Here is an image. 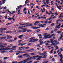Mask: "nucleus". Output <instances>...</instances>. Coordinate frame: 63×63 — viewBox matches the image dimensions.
<instances>
[{
    "label": "nucleus",
    "mask_w": 63,
    "mask_h": 63,
    "mask_svg": "<svg viewBox=\"0 0 63 63\" xmlns=\"http://www.w3.org/2000/svg\"><path fill=\"white\" fill-rule=\"evenodd\" d=\"M31 57L30 58H27L25 60L23 61H21L18 63H26V62H28V60H29L30 59H33V58H34V57Z\"/></svg>",
    "instance_id": "1"
},
{
    "label": "nucleus",
    "mask_w": 63,
    "mask_h": 63,
    "mask_svg": "<svg viewBox=\"0 0 63 63\" xmlns=\"http://www.w3.org/2000/svg\"><path fill=\"white\" fill-rule=\"evenodd\" d=\"M47 33H44V36H45L43 38V39H47L48 38V35H47Z\"/></svg>",
    "instance_id": "2"
},
{
    "label": "nucleus",
    "mask_w": 63,
    "mask_h": 63,
    "mask_svg": "<svg viewBox=\"0 0 63 63\" xmlns=\"http://www.w3.org/2000/svg\"><path fill=\"white\" fill-rule=\"evenodd\" d=\"M46 24H40L39 25V26H40V27H45Z\"/></svg>",
    "instance_id": "3"
},
{
    "label": "nucleus",
    "mask_w": 63,
    "mask_h": 63,
    "mask_svg": "<svg viewBox=\"0 0 63 63\" xmlns=\"http://www.w3.org/2000/svg\"><path fill=\"white\" fill-rule=\"evenodd\" d=\"M3 50L4 51H5V50H10V49H11L8 47L4 48H3Z\"/></svg>",
    "instance_id": "4"
},
{
    "label": "nucleus",
    "mask_w": 63,
    "mask_h": 63,
    "mask_svg": "<svg viewBox=\"0 0 63 63\" xmlns=\"http://www.w3.org/2000/svg\"><path fill=\"white\" fill-rule=\"evenodd\" d=\"M33 41L32 42H33L34 43V42H36L37 41H38V39H33Z\"/></svg>",
    "instance_id": "5"
},
{
    "label": "nucleus",
    "mask_w": 63,
    "mask_h": 63,
    "mask_svg": "<svg viewBox=\"0 0 63 63\" xmlns=\"http://www.w3.org/2000/svg\"><path fill=\"white\" fill-rule=\"evenodd\" d=\"M22 56H23V55H20V56H18L17 57V58L19 59H20V58H23V57H22Z\"/></svg>",
    "instance_id": "6"
},
{
    "label": "nucleus",
    "mask_w": 63,
    "mask_h": 63,
    "mask_svg": "<svg viewBox=\"0 0 63 63\" xmlns=\"http://www.w3.org/2000/svg\"><path fill=\"white\" fill-rule=\"evenodd\" d=\"M54 35H55V34H51L50 36L48 37V38H51L52 37H53V36H54Z\"/></svg>",
    "instance_id": "7"
},
{
    "label": "nucleus",
    "mask_w": 63,
    "mask_h": 63,
    "mask_svg": "<svg viewBox=\"0 0 63 63\" xmlns=\"http://www.w3.org/2000/svg\"><path fill=\"white\" fill-rule=\"evenodd\" d=\"M42 58V57L40 56L39 58L36 59V60L38 61L40 60H41V58Z\"/></svg>",
    "instance_id": "8"
},
{
    "label": "nucleus",
    "mask_w": 63,
    "mask_h": 63,
    "mask_svg": "<svg viewBox=\"0 0 63 63\" xmlns=\"http://www.w3.org/2000/svg\"><path fill=\"white\" fill-rule=\"evenodd\" d=\"M41 56H40L39 55L37 56H33V57H40Z\"/></svg>",
    "instance_id": "9"
},
{
    "label": "nucleus",
    "mask_w": 63,
    "mask_h": 63,
    "mask_svg": "<svg viewBox=\"0 0 63 63\" xmlns=\"http://www.w3.org/2000/svg\"><path fill=\"white\" fill-rule=\"evenodd\" d=\"M27 32V33H28V32H32V31L31 30H28L27 31H26Z\"/></svg>",
    "instance_id": "10"
},
{
    "label": "nucleus",
    "mask_w": 63,
    "mask_h": 63,
    "mask_svg": "<svg viewBox=\"0 0 63 63\" xmlns=\"http://www.w3.org/2000/svg\"><path fill=\"white\" fill-rule=\"evenodd\" d=\"M32 28H33V29H38L39 28L38 27H32Z\"/></svg>",
    "instance_id": "11"
},
{
    "label": "nucleus",
    "mask_w": 63,
    "mask_h": 63,
    "mask_svg": "<svg viewBox=\"0 0 63 63\" xmlns=\"http://www.w3.org/2000/svg\"><path fill=\"white\" fill-rule=\"evenodd\" d=\"M11 32L12 33H13V32H11L10 31H9L6 32V33H11Z\"/></svg>",
    "instance_id": "12"
},
{
    "label": "nucleus",
    "mask_w": 63,
    "mask_h": 63,
    "mask_svg": "<svg viewBox=\"0 0 63 63\" xmlns=\"http://www.w3.org/2000/svg\"><path fill=\"white\" fill-rule=\"evenodd\" d=\"M12 38V36H8L7 37V39H9H9H10V38Z\"/></svg>",
    "instance_id": "13"
},
{
    "label": "nucleus",
    "mask_w": 63,
    "mask_h": 63,
    "mask_svg": "<svg viewBox=\"0 0 63 63\" xmlns=\"http://www.w3.org/2000/svg\"><path fill=\"white\" fill-rule=\"evenodd\" d=\"M57 33H58V34H61V33H62V32H61V31H57Z\"/></svg>",
    "instance_id": "14"
},
{
    "label": "nucleus",
    "mask_w": 63,
    "mask_h": 63,
    "mask_svg": "<svg viewBox=\"0 0 63 63\" xmlns=\"http://www.w3.org/2000/svg\"><path fill=\"white\" fill-rule=\"evenodd\" d=\"M40 31H41V30H37L36 31V32L37 33H39Z\"/></svg>",
    "instance_id": "15"
},
{
    "label": "nucleus",
    "mask_w": 63,
    "mask_h": 63,
    "mask_svg": "<svg viewBox=\"0 0 63 63\" xmlns=\"http://www.w3.org/2000/svg\"><path fill=\"white\" fill-rule=\"evenodd\" d=\"M61 19H62V18H60V19H58V20H57L56 21V22H58L59 21H61V20H60Z\"/></svg>",
    "instance_id": "16"
},
{
    "label": "nucleus",
    "mask_w": 63,
    "mask_h": 63,
    "mask_svg": "<svg viewBox=\"0 0 63 63\" xmlns=\"http://www.w3.org/2000/svg\"><path fill=\"white\" fill-rule=\"evenodd\" d=\"M60 27H60L58 26H56V28H58V29H59Z\"/></svg>",
    "instance_id": "17"
},
{
    "label": "nucleus",
    "mask_w": 63,
    "mask_h": 63,
    "mask_svg": "<svg viewBox=\"0 0 63 63\" xmlns=\"http://www.w3.org/2000/svg\"><path fill=\"white\" fill-rule=\"evenodd\" d=\"M0 47L1 48H3L5 47V46H4L2 45L0 46Z\"/></svg>",
    "instance_id": "18"
},
{
    "label": "nucleus",
    "mask_w": 63,
    "mask_h": 63,
    "mask_svg": "<svg viewBox=\"0 0 63 63\" xmlns=\"http://www.w3.org/2000/svg\"><path fill=\"white\" fill-rule=\"evenodd\" d=\"M30 55L29 54H28V53H26V55L25 56V57H28V56H29Z\"/></svg>",
    "instance_id": "19"
},
{
    "label": "nucleus",
    "mask_w": 63,
    "mask_h": 63,
    "mask_svg": "<svg viewBox=\"0 0 63 63\" xmlns=\"http://www.w3.org/2000/svg\"><path fill=\"white\" fill-rule=\"evenodd\" d=\"M45 45H46V46H49L50 45V44H48L47 43H46L45 44Z\"/></svg>",
    "instance_id": "20"
},
{
    "label": "nucleus",
    "mask_w": 63,
    "mask_h": 63,
    "mask_svg": "<svg viewBox=\"0 0 63 63\" xmlns=\"http://www.w3.org/2000/svg\"><path fill=\"white\" fill-rule=\"evenodd\" d=\"M62 40V38H58V40L59 41H61Z\"/></svg>",
    "instance_id": "21"
},
{
    "label": "nucleus",
    "mask_w": 63,
    "mask_h": 63,
    "mask_svg": "<svg viewBox=\"0 0 63 63\" xmlns=\"http://www.w3.org/2000/svg\"><path fill=\"white\" fill-rule=\"evenodd\" d=\"M14 40H9L8 41V42H10L11 43V42H14Z\"/></svg>",
    "instance_id": "22"
},
{
    "label": "nucleus",
    "mask_w": 63,
    "mask_h": 63,
    "mask_svg": "<svg viewBox=\"0 0 63 63\" xmlns=\"http://www.w3.org/2000/svg\"><path fill=\"white\" fill-rule=\"evenodd\" d=\"M60 61H61V63H63V60H62V58H61L60 60Z\"/></svg>",
    "instance_id": "23"
},
{
    "label": "nucleus",
    "mask_w": 63,
    "mask_h": 63,
    "mask_svg": "<svg viewBox=\"0 0 63 63\" xmlns=\"http://www.w3.org/2000/svg\"><path fill=\"white\" fill-rule=\"evenodd\" d=\"M22 7V5H20V6H19V7L18 6H17V8H18V9H19V8H21V7Z\"/></svg>",
    "instance_id": "24"
},
{
    "label": "nucleus",
    "mask_w": 63,
    "mask_h": 63,
    "mask_svg": "<svg viewBox=\"0 0 63 63\" xmlns=\"http://www.w3.org/2000/svg\"><path fill=\"white\" fill-rule=\"evenodd\" d=\"M26 24H27V25H26L27 26H27H29L30 25L28 24V23H26Z\"/></svg>",
    "instance_id": "25"
},
{
    "label": "nucleus",
    "mask_w": 63,
    "mask_h": 63,
    "mask_svg": "<svg viewBox=\"0 0 63 63\" xmlns=\"http://www.w3.org/2000/svg\"><path fill=\"white\" fill-rule=\"evenodd\" d=\"M8 59V58L7 57H4L3 58L4 60H6V59Z\"/></svg>",
    "instance_id": "26"
},
{
    "label": "nucleus",
    "mask_w": 63,
    "mask_h": 63,
    "mask_svg": "<svg viewBox=\"0 0 63 63\" xmlns=\"http://www.w3.org/2000/svg\"><path fill=\"white\" fill-rule=\"evenodd\" d=\"M60 57H61V59L63 58V56H62V54H61V55L60 56Z\"/></svg>",
    "instance_id": "27"
},
{
    "label": "nucleus",
    "mask_w": 63,
    "mask_h": 63,
    "mask_svg": "<svg viewBox=\"0 0 63 63\" xmlns=\"http://www.w3.org/2000/svg\"><path fill=\"white\" fill-rule=\"evenodd\" d=\"M43 42V41H42L40 42V45H42L43 44H44Z\"/></svg>",
    "instance_id": "28"
},
{
    "label": "nucleus",
    "mask_w": 63,
    "mask_h": 63,
    "mask_svg": "<svg viewBox=\"0 0 63 63\" xmlns=\"http://www.w3.org/2000/svg\"><path fill=\"white\" fill-rule=\"evenodd\" d=\"M0 33H5V31L2 30V31L0 32Z\"/></svg>",
    "instance_id": "29"
},
{
    "label": "nucleus",
    "mask_w": 63,
    "mask_h": 63,
    "mask_svg": "<svg viewBox=\"0 0 63 63\" xmlns=\"http://www.w3.org/2000/svg\"><path fill=\"white\" fill-rule=\"evenodd\" d=\"M18 52H19V53H23V52H22V51L20 52V51H18Z\"/></svg>",
    "instance_id": "30"
},
{
    "label": "nucleus",
    "mask_w": 63,
    "mask_h": 63,
    "mask_svg": "<svg viewBox=\"0 0 63 63\" xmlns=\"http://www.w3.org/2000/svg\"><path fill=\"white\" fill-rule=\"evenodd\" d=\"M30 54H31V55H35V53H31Z\"/></svg>",
    "instance_id": "31"
},
{
    "label": "nucleus",
    "mask_w": 63,
    "mask_h": 63,
    "mask_svg": "<svg viewBox=\"0 0 63 63\" xmlns=\"http://www.w3.org/2000/svg\"><path fill=\"white\" fill-rule=\"evenodd\" d=\"M48 61H47V62L45 61L43 62V63H48Z\"/></svg>",
    "instance_id": "32"
},
{
    "label": "nucleus",
    "mask_w": 63,
    "mask_h": 63,
    "mask_svg": "<svg viewBox=\"0 0 63 63\" xmlns=\"http://www.w3.org/2000/svg\"><path fill=\"white\" fill-rule=\"evenodd\" d=\"M58 30H57V29H55L54 30V31H55V32H56V31H57Z\"/></svg>",
    "instance_id": "33"
},
{
    "label": "nucleus",
    "mask_w": 63,
    "mask_h": 63,
    "mask_svg": "<svg viewBox=\"0 0 63 63\" xmlns=\"http://www.w3.org/2000/svg\"><path fill=\"white\" fill-rule=\"evenodd\" d=\"M7 30V29H6V28H2V30Z\"/></svg>",
    "instance_id": "34"
},
{
    "label": "nucleus",
    "mask_w": 63,
    "mask_h": 63,
    "mask_svg": "<svg viewBox=\"0 0 63 63\" xmlns=\"http://www.w3.org/2000/svg\"><path fill=\"white\" fill-rule=\"evenodd\" d=\"M38 36L39 37H40L42 36V35H41V34H38Z\"/></svg>",
    "instance_id": "35"
},
{
    "label": "nucleus",
    "mask_w": 63,
    "mask_h": 63,
    "mask_svg": "<svg viewBox=\"0 0 63 63\" xmlns=\"http://www.w3.org/2000/svg\"><path fill=\"white\" fill-rule=\"evenodd\" d=\"M49 30V28H48L47 27L45 30H47H47Z\"/></svg>",
    "instance_id": "36"
},
{
    "label": "nucleus",
    "mask_w": 63,
    "mask_h": 63,
    "mask_svg": "<svg viewBox=\"0 0 63 63\" xmlns=\"http://www.w3.org/2000/svg\"><path fill=\"white\" fill-rule=\"evenodd\" d=\"M47 52H44V54H45V55H46V54H47Z\"/></svg>",
    "instance_id": "37"
},
{
    "label": "nucleus",
    "mask_w": 63,
    "mask_h": 63,
    "mask_svg": "<svg viewBox=\"0 0 63 63\" xmlns=\"http://www.w3.org/2000/svg\"><path fill=\"white\" fill-rule=\"evenodd\" d=\"M17 39V38H15L14 40H13V41H16V39Z\"/></svg>",
    "instance_id": "38"
},
{
    "label": "nucleus",
    "mask_w": 63,
    "mask_h": 63,
    "mask_svg": "<svg viewBox=\"0 0 63 63\" xmlns=\"http://www.w3.org/2000/svg\"><path fill=\"white\" fill-rule=\"evenodd\" d=\"M17 63V62L16 61H15L14 62H12V63Z\"/></svg>",
    "instance_id": "39"
},
{
    "label": "nucleus",
    "mask_w": 63,
    "mask_h": 63,
    "mask_svg": "<svg viewBox=\"0 0 63 63\" xmlns=\"http://www.w3.org/2000/svg\"><path fill=\"white\" fill-rule=\"evenodd\" d=\"M60 50L61 51V52L62 51V48H61L60 49Z\"/></svg>",
    "instance_id": "40"
},
{
    "label": "nucleus",
    "mask_w": 63,
    "mask_h": 63,
    "mask_svg": "<svg viewBox=\"0 0 63 63\" xmlns=\"http://www.w3.org/2000/svg\"><path fill=\"white\" fill-rule=\"evenodd\" d=\"M54 23H53L51 24V25L52 26H54Z\"/></svg>",
    "instance_id": "41"
},
{
    "label": "nucleus",
    "mask_w": 63,
    "mask_h": 63,
    "mask_svg": "<svg viewBox=\"0 0 63 63\" xmlns=\"http://www.w3.org/2000/svg\"><path fill=\"white\" fill-rule=\"evenodd\" d=\"M39 22H40L39 21H36L35 22L36 23H37V24H38V23H39Z\"/></svg>",
    "instance_id": "42"
},
{
    "label": "nucleus",
    "mask_w": 63,
    "mask_h": 63,
    "mask_svg": "<svg viewBox=\"0 0 63 63\" xmlns=\"http://www.w3.org/2000/svg\"><path fill=\"white\" fill-rule=\"evenodd\" d=\"M46 42L47 43H50V41H47Z\"/></svg>",
    "instance_id": "43"
},
{
    "label": "nucleus",
    "mask_w": 63,
    "mask_h": 63,
    "mask_svg": "<svg viewBox=\"0 0 63 63\" xmlns=\"http://www.w3.org/2000/svg\"><path fill=\"white\" fill-rule=\"evenodd\" d=\"M52 45H56V43H52Z\"/></svg>",
    "instance_id": "44"
},
{
    "label": "nucleus",
    "mask_w": 63,
    "mask_h": 63,
    "mask_svg": "<svg viewBox=\"0 0 63 63\" xmlns=\"http://www.w3.org/2000/svg\"><path fill=\"white\" fill-rule=\"evenodd\" d=\"M22 30H27V29L25 28V29H22Z\"/></svg>",
    "instance_id": "45"
},
{
    "label": "nucleus",
    "mask_w": 63,
    "mask_h": 63,
    "mask_svg": "<svg viewBox=\"0 0 63 63\" xmlns=\"http://www.w3.org/2000/svg\"><path fill=\"white\" fill-rule=\"evenodd\" d=\"M56 6H57V8H58L59 9H60V8H59V6H58V5H57Z\"/></svg>",
    "instance_id": "46"
},
{
    "label": "nucleus",
    "mask_w": 63,
    "mask_h": 63,
    "mask_svg": "<svg viewBox=\"0 0 63 63\" xmlns=\"http://www.w3.org/2000/svg\"><path fill=\"white\" fill-rule=\"evenodd\" d=\"M27 10V9L26 8H25L23 10V12H24V11H25L26 10Z\"/></svg>",
    "instance_id": "47"
},
{
    "label": "nucleus",
    "mask_w": 63,
    "mask_h": 63,
    "mask_svg": "<svg viewBox=\"0 0 63 63\" xmlns=\"http://www.w3.org/2000/svg\"><path fill=\"white\" fill-rule=\"evenodd\" d=\"M43 55H44V58H46V56H47V55H44L43 54Z\"/></svg>",
    "instance_id": "48"
},
{
    "label": "nucleus",
    "mask_w": 63,
    "mask_h": 63,
    "mask_svg": "<svg viewBox=\"0 0 63 63\" xmlns=\"http://www.w3.org/2000/svg\"><path fill=\"white\" fill-rule=\"evenodd\" d=\"M36 46L37 47H39V46H40V44H38L37 45H36Z\"/></svg>",
    "instance_id": "49"
},
{
    "label": "nucleus",
    "mask_w": 63,
    "mask_h": 63,
    "mask_svg": "<svg viewBox=\"0 0 63 63\" xmlns=\"http://www.w3.org/2000/svg\"><path fill=\"white\" fill-rule=\"evenodd\" d=\"M8 19L9 20H11L12 19V18H11L9 17L8 18Z\"/></svg>",
    "instance_id": "50"
},
{
    "label": "nucleus",
    "mask_w": 63,
    "mask_h": 63,
    "mask_svg": "<svg viewBox=\"0 0 63 63\" xmlns=\"http://www.w3.org/2000/svg\"><path fill=\"white\" fill-rule=\"evenodd\" d=\"M53 51V49H52V50H51L50 52V53H52V51Z\"/></svg>",
    "instance_id": "51"
},
{
    "label": "nucleus",
    "mask_w": 63,
    "mask_h": 63,
    "mask_svg": "<svg viewBox=\"0 0 63 63\" xmlns=\"http://www.w3.org/2000/svg\"><path fill=\"white\" fill-rule=\"evenodd\" d=\"M48 22V21H46L44 22V23H47Z\"/></svg>",
    "instance_id": "52"
},
{
    "label": "nucleus",
    "mask_w": 63,
    "mask_h": 63,
    "mask_svg": "<svg viewBox=\"0 0 63 63\" xmlns=\"http://www.w3.org/2000/svg\"><path fill=\"white\" fill-rule=\"evenodd\" d=\"M22 32H26V30H25L24 31H22Z\"/></svg>",
    "instance_id": "53"
},
{
    "label": "nucleus",
    "mask_w": 63,
    "mask_h": 63,
    "mask_svg": "<svg viewBox=\"0 0 63 63\" xmlns=\"http://www.w3.org/2000/svg\"><path fill=\"white\" fill-rule=\"evenodd\" d=\"M16 46H14L12 47V48H16Z\"/></svg>",
    "instance_id": "54"
},
{
    "label": "nucleus",
    "mask_w": 63,
    "mask_h": 63,
    "mask_svg": "<svg viewBox=\"0 0 63 63\" xmlns=\"http://www.w3.org/2000/svg\"><path fill=\"white\" fill-rule=\"evenodd\" d=\"M51 21H52V20L51 21H49L48 22V23H51Z\"/></svg>",
    "instance_id": "55"
},
{
    "label": "nucleus",
    "mask_w": 63,
    "mask_h": 63,
    "mask_svg": "<svg viewBox=\"0 0 63 63\" xmlns=\"http://www.w3.org/2000/svg\"><path fill=\"white\" fill-rule=\"evenodd\" d=\"M19 37L18 38H19V39H22V38H21V36H19Z\"/></svg>",
    "instance_id": "56"
},
{
    "label": "nucleus",
    "mask_w": 63,
    "mask_h": 63,
    "mask_svg": "<svg viewBox=\"0 0 63 63\" xmlns=\"http://www.w3.org/2000/svg\"><path fill=\"white\" fill-rule=\"evenodd\" d=\"M13 51L12 50H10L9 51V52L11 53V52H13Z\"/></svg>",
    "instance_id": "57"
},
{
    "label": "nucleus",
    "mask_w": 63,
    "mask_h": 63,
    "mask_svg": "<svg viewBox=\"0 0 63 63\" xmlns=\"http://www.w3.org/2000/svg\"><path fill=\"white\" fill-rule=\"evenodd\" d=\"M62 37H63V35H61V37L60 38H61L62 39Z\"/></svg>",
    "instance_id": "58"
},
{
    "label": "nucleus",
    "mask_w": 63,
    "mask_h": 63,
    "mask_svg": "<svg viewBox=\"0 0 63 63\" xmlns=\"http://www.w3.org/2000/svg\"><path fill=\"white\" fill-rule=\"evenodd\" d=\"M61 6H60L59 7V8H60L59 10H61Z\"/></svg>",
    "instance_id": "59"
},
{
    "label": "nucleus",
    "mask_w": 63,
    "mask_h": 63,
    "mask_svg": "<svg viewBox=\"0 0 63 63\" xmlns=\"http://www.w3.org/2000/svg\"><path fill=\"white\" fill-rule=\"evenodd\" d=\"M0 44L1 45H3V44H4L3 43H0Z\"/></svg>",
    "instance_id": "60"
},
{
    "label": "nucleus",
    "mask_w": 63,
    "mask_h": 63,
    "mask_svg": "<svg viewBox=\"0 0 63 63\" xmlns=\"http://www.w3.org/2000/svg\"><path fill=\"white\" fill-rule=\"evenodd\" d=\"M5 19H7V16H5Z\"/></svg>",
    "instance_id": "61"
},
{
    "label": "nucleus",
    "mask_w": 63,
    "mask_h": 63,
    "mask_svg": "<svg viewBox=\"0 0 63 63\" xmlns=\"http://www.w3.org/2000/svg\"><path fill=\"white\" fill-rule=\"evenodd\" d=\"M34 25H37L38 24L35 23L34 24Z\"/></svg>",
    "instance_id": "62"
},
{
    "label": "nucleus",
    "mask_w": 63,
    "mask_h": 63,
    "mask_svg": "<svg viewBox=\"0 0 63 63\" xmlns=\"http://www.w3.org/2000/svg\"><path fill=\"white\" fill-rule=\"evenodd\" d=\"M54 43H57V40H54Z\"/></svg>",
    "instance_id": "63"
},
{
    "label": "nucleus",
    "mask_w": 63,
    "mask_h": 63,
    "mask_svg": "<svg viewBox=\"0 0 63 63\" xmlns=\"http://www.w3.org/2000/svg\"><path fill=\"white\" fill-rule=\"evenodd\" d=\"M49 40L50 41H53V39H50Z\"/></svg>",
    "instance_id": "64"
}]
</instances>
